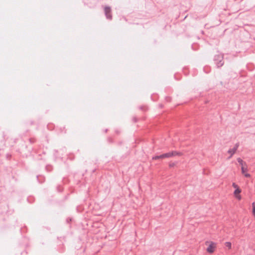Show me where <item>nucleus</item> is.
<instances>
[{
  "instance_id": "nucleus-1",
  "label": "nucleus",
  "mask_w": 255,
  "mask_h": 255,
  "mask_svg": "<svg viewBox=\"0 0 255 255\" xmlns=\"http://www.w3.org/2000/svg\"><path fill=\"white\" fill-rule=\"evenodd\" d=\"M205 245L207 246L206 251L209 254H212L215 252L217 248V244L213 241H206Z\"/></svg>"
},
{
  "instance_id": "nucleus-2",
  "label": "nucleus",
  "mask_w": 255,
  "mask_h": 255,
  "mask_svg": "<svg viewBox=\"0 0 255 255\" xmlns=\"http://www.w3.org/2000/svg\"><path fill=\"white\" fill-rule=\"evenodd\" d=\"M104 10L106 18L109 20H112L113 18V15L111 7L109 6H105Z\"/></svg>"
},
{
  "instance_id": "nucleus-3",
  "label": "nucleus",
  "mask_w": 255,
  "mask_h": 255,
  "mask_svg": "<svg viewBox=\"0 0 255 255\" xmlns=\"http://www.w3.org/2000/svg\"><path fill=\"white\" fill-rule=\"evenodd\" d=\"M166 158H170L173 156H180L182 155V153L180 152L176 151H172L168 153H165Z\"/></svg>"
},
{
  "instance_id": "nucleus-4",
  "label": "nucleus",
  "mask_w": 255,
  "mask_h": 255,
  "mask_svg": "<svg viewBox=\"0 0 255 255\" xmlns=\"http://www.w3.org/2000/svg\"><path fill=\"white\" fill-rule=\"evenodd\" d=\"M242 173L246 177H250V174L247 173L248 169L246 165H242L241 167Z\"/></svg>"
},
{
  "instance_id": "nucleus-5",
  "label": "nucleus",
  "mask_w": 255,
  "mask_h": 255,
  "mask_svg": "<svg viewBox=\"0 0 255 255\" xmlns=\"http://www.w3.org/2000/svg\"><path fill=\"white\" fill-rule=\"evenodd\" d=\"M241 191V189H237V190H235L234 192V195L235 197L238 200H241L242 199V197L240 195Z\"/></svg>"
},
{
  "instance_id": "nucleus-6",
  "label": "nucleus",
  "mask_w": 255,
  "mask_h": 255,
  "mask_svg": "<svg viewBox=\"0 0 255 255\" xmlns=\"http://www.w3.org/2000/svg\"><path fill=\"white\" fill-rule=\"evenodd\" d=\"M237 149V146H236V147H234V148H233L232 149H230L228 150V152L230 154L229 158H231L233 156V155L235 153Z\"/></svg>"
},
{
  "instance_id": "nucleus-7",
  "label": "nucleus",
  "mask_w": 255,
  "mask_h": 255,
  "mask_svg": "<svg viewBox=\"0 0 255 255\" xmlns=\"http://www.w3.org/2000/svg\"><path fill=\"white\" fill-rule=\"evenodd\" d=\"M166 155L165 153L162 154L159 156H155L152 157V160H155L157 159H162L163 158H166Z\"/></svg>"
},
{
  "instance_id": "nucleus-8",
  "label": "nucleus",
  "mask_w": 255,
  "mask_h": 255,
  "mask_svg": "<svg viewBox=\"0 0 255 255\" xmlns=\"http://www.w3.org/2000/svg\"><path fill=\"white\" fill-rule=\"evenodd\" d=\"M225 246L228 248V249L230 250L232 248V244L231 242H227L225 243Z\"/></svg>"
},
{
  "instance_id": "nucleus-9",
  "label": "nucleus",
  "mask_w": 255,
  "mask_h": 255,
  "mask_svg": "<svg viewBox=\"0 0 255 255\" xmlns=\"http://www.w3.org/2000/svg\"><path fill=\"white\" fill-rule=\"evenodd\" d=\"M232 186L235 189V190H237V189H240L239 186L235 183H232Z\"/></svg>"
},
{
  "instance_id": "nucleus-10",
  "label": "nucleus",
  "mask_w": 255,
  "mask_h": 255,
  "mask_svg": "<svg viewBox=\"0 0 255 255\" xmlns=\"http://www.w3.org/2000/svg\"><path fill=\"white\" fill-rule=\"evenodd\" d=\"M252 207H253V214L255 217V203H253L252 204Z\"/></svg>"
},
{
  "instance_id": "nucleus-11",
  "label": "nucleus",
  "mask_w": 255,
  "mask_h": 255,
  "mask_svg": "<svg viewBox=\"0 0 255 255\" xmlns=\"http://www.w3.org/2000/svg\"><path fill=\"white\" fill-rule=\"evenodd\" d=\"M238 161L241 165V166H242V165H246V164L243 162V161L241 159L239 158L238 159Z\"/></svg>"
},
{
  "instance_id": "nucleus-12",
  "label": "nucleus",
  "mask_w": 255,
  "mask_h": 255,
  "mask_svg": "<svg viewBox=\"0 0 255 255\" xmlns=\"http://www.w3.org/2000/svg\"><path fill=\"white\" fill-rule=\"evenodd\" d=\"M169 167H173L174 166V163H170L169 164Z\"/></svg>"
}]
</instances>
